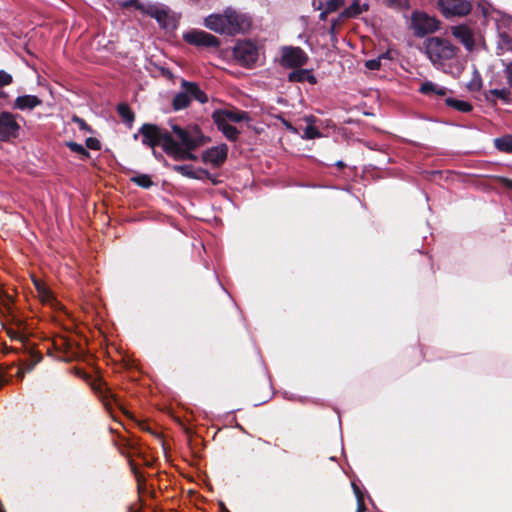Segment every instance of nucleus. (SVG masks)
Segmentation results:
<instances>
[{"mask_svg":"<svg viewBox=\"0 0 512 512\" xmlns=\"http://www.w3.org/2000/svg\"><path fill=\"white\" fill-rule=\"evenodd\" d=\"M172 132L176 139L170 134V142L175 152H169L168 156L177 161L196 160L197 157L192 151L209 141L197 125H189L185 128L172 125Z\"/></svg>","mask_w":512,"mask_h":512,"instance_id":"f257e3e1","label":"nucleus"},{"mask_svg":"<svg viewBox=\"0 0 512 512\" xmlns=\"http://www.w3.org/2000/svg\"><path fill=\"white\" fill-rule=\"evenodd\" d=\"M204 26L215 33L234 36L247 32L251 27V18L233 8H226L223 13H215L204 19Z\"/></svg>","mask_w":512,"mask_h":512,"instance_id":"f03ea898","label":"nucleus"},{"mask_svg":"<svg viewBox=\"0 0 512 512\" xmlns=\"http://www.w3.org/2000/svg\"><path fill=\"white\" fill-rule=\"evenodd\" d=\"M212 118L218 129L230 141H236L240 134L239 130L231 123L249 120L248 114L238 109L217 110L213 113Z\"/></svg>","mask_w":512,"mask_h":512,"instance_id":"7ed1b4c3","label":"nucleus"},{"mask_svg":"<svg viewBox=\"0 0 512 512\" xmlns=\"http://www.w3.org/2000/svg\"><path fill=\"white\" fill-rule=\"evenodd\" d=\"M139 132L142 135L143 144L151 148L161 146L167 155L169 152H175L170 142V133L166 130L153 124H144Z\"/></svg>","mask_w":512,"mask_h":512,"instance_id":"20e7f679","label":"nucleus"},{"mask_svg":"<svg viewBox=\"0 0 512 512\" xmlns=\"http://www.w3.org/2000/svg\"><path fill=\"white\" fill-rule=\"evenodd\" d=\"M182 91L177 93L172 101L174 110H182L189 106L192 99L204 104L208 101V96L194 83L186 80L181 82Z\"/></svg>","mask_w":512,"mask_h":512,"instance_id":"39448f33","label":"nucleus"},{"mask_svg":"<svg viewBox=\"0 0 512 512\" xmlns=\"http://www.w3.org/2000/svg\"><path fill=\"white\" fill-rule=\"evenodd\" d=\"M426 51L430 60L438 63L455 57L458 48L446 39L431 37L426 41Z\"/></svg>","mask_w":512,"mask_h":512,"instance_id":"423d86ee","label":"nucleus"},{"mask_svg":"<svg viewBox=\"0 0 512 512\" xmlns=\"http://www.w3.org/2000/svg\"><path fill=\"white\" fill-rule=\"evenodd\" d=\"M233 55L240 65L250 68L259 59V48L250 40L238 41L233 49Z\"/></svg>","mask_w":512,"mask_h":512,"instance_id":"0eeeda50","label":"nucleus"},{"mask_svg":"<svg viewBox=\"0 0 512 512\" xmlns=\"http://www.w3.org/2000/svg\"><path fill=\"white\" fill-rule=\"evenodd\" d=\"M438 4L445 17H463L472 9L471 3L467 0H439Z\"/></svg>","mask_w":512,"mask_h":512,"instance_id":"6e6552de","label":"nucleus"},{"mask_svg":"<svg viewBox=\"0 0 512 512\" xmlns=\"http://www.w3.org/2000/svg\"><path fill=\"white\" fill-rule=\"evenodd\" d=\"M412 26L417 36H424L435 32L439 28V21L423 12H414Z\"/></svg>","mask_w":512,"mask_h":512,"instance_id":"1a4fd4ad","label":"nucleus"},{"mask_svg":"<svg viewBox=\"0 0 512 512\" xmlns=\"http://www.w3.org/2000/svg\"><path fill=\"white\" fill-rule=\"evenodd\" d=\"M185 42L195 46L213 47L218 48L220 46L219 39L203 30H190L183 35Z\"/></svg>","mask_w":512,"mask_h":512,"instance_id":"9d476101","label":"nucleus"},{"mask_svg":"<svg viewBox=\"0 0 512 512\" xmlns=\"http://www.w3.org/2000/svg\"><path fill=\"white\" fill-rule=\"evenodd\" d=\"M20 126L13 114L2 112L0 114V140L8 141L18 135Z\"/></svg>","mask_w":512,"mask_h":512,"instance_id":"9b49d317","label":"nucleus"},{"mask_svg":"<svg viewBox=\"0 0 512 512\" xmlns=\"http://www.w3.org/2000/svg\"><path fill=\"white\" fill-rule=\"evenodd\" d=\"M306 53L299 47H285L282 50V64L287 67H300L307 62Z\"/></svg>","mask_w":512,"mask_h":512,"instance_id":"f8f14e48","label":"nucleus"},{"mask_svg":"<svg viewBox=\"0 0 512 512\" xmlns=\"http://www.w3.org/2000/svg\"><path fill=\"white\" fill-rule=\"evenodd\" d=\"M228 147L225 144L207 149L202 154V161L213 166H220L227 158Z\"/></svg>","mask_w":512,"mask_h":512,"instance_id":"ddd939ff","label":"nucleus"},{"mask_svg":"<svg viewBox=\"0 0 512 512\" xmlns=\"http://www.w3.org/2000/svg\"><path fill=\"white\" fill-rule=\"evenodd\" d=\"M451 33L464 45L468 51H472L474 49V34L470 27L466 25L453 26L451 28Z\"/></svg>","mask_w":512,"mask_h":512,"instance_id":"4468645a","label":"nucleus"},{"mask_svg":"<svg viewBox=\"0 0 512 512\" xmlns=\"http://www.w3.org/2000/svg\"><path fill=\"white\" fill-rule=\"evenodd\" d=\"M145 14L155 18L163 28H169L173 24V18L164 6L151 4L147 7V12Z\"/></svg>","mask_w":512,"mask_h":512,"instance_id":"2eb2a0df","label":"nucleus"},{"mask_svg":"<svg viewBox=\"0 0 512 512\" xmlns=\"http://www.w3.org/2000/svg\"><path fill=\"white\" fill-rule=\"evenodd\" d=\"M172 169L175 172L192 179L202 180L205 178H211L207 170L201 168L196 169L192 165H174Z\"/></svg>","mask_w":512,"mask_h":512,"instance_id":"dca6fc26","label":"nucleus"},{"mask_svg":"<svg viewBox=\"0 0 512 512\" xmlns=\"http://www.w3.org/2000/svg\"><path fill=\"white\" fill-rule=\"evenodd\" d=\"M94 390L99 393L101 396V400L104 403L106 409L111 413L112 412V402H116V399L113 394L110 393L105 383H97L93 386Z\"/></svg>","mask_w":512,"mask_h":512,"instance_id":"f3484780","label":"nucleus"},{"mask_svg":"<svg viewBox=\"0 0 512 512\" xmlns=\"http://www.w3.org/2000/svg\"><path fill=\"white\" fill-rule=\"evenodd\" d=\"M41 104V100L34 95L19 96L15 100V107L20 110L33 109Z\"/></svg>","mask_w":512,"mask_h":512,"instance_id":"a211bd4d","label":"nucleus"},{"mask_svg":"<svg viewBox=\"0 0 512 512\" xmlns=\"http://www.w3.org/2000/svg\"><path fill=\"white\" fill-rule=\"evenodd\" d=\"M33 283L37 292V297L44 304H52L54 302V297L48 287L38 279H33Z\"/></svg>","mask_w":512,"mask_h":512,"instance_id":"6ab92c4d","label":"nucleus"},{"mask_svg":"<svg viewBox=\"0 0 512 512\" xmlns=\"http://www.w3.org/2000/svg\"><path fill=\"white\" fill-rule=\"evenodd\" d=\"M368 10V5H361L358 0H354L353 3L346 8L339 16V19L342 18H355L360 15L362 12Z\"/></svg>","mask_w":512,"mask_h":512,"instance_id":"aec40b11","label":"nucleus"},{"mask_svg":"<svg viewBox=\"0 0 512 512\" xmlns=\"http://www.w3.org/2000/svg\"><path fill=\"white\" fill-rule=\"evenodd\" d=\"M14 296L8 290L0 287V311L4 314L12 312Z\"/></svg>","mask_w":512,"mask_h":512,"instance_id":"412c9836","label":"nucleus"},{"mask_svg":"<svg viewBox=\"0 0 512 512\" xmlns=\"http://www.w3.org/2000/svg\"><path fill=\"white\" fill-rule=\"evenodd\" d=\"M288 79L291 82L308 81L311 84L316 83L315 76L309 70H303V69L291 72L288 76Z\"/></svg>","mask_w":512,"mask_h":512,"instance_id":"4be33fe9","label":"nucleus"},{"mask_svg":"<svg viewBox=\"0 0 512 512\" xmlns=\"http://www.w3.org/2000/svg\"><path fill=\"white\" fill-rule=\"evenodd\" d=\"M419 91L425 95H434L435 94L437 96H445L447 93L446 88L440 87L437 84L430 82V81L422 83Z\"/></svg>","mask_w":512,"mask_h":512,"instance_id":"5701e85b","label":"nucleus"},{"mask_svg":"<svg viewBox=\"0 0 512 512\" xmlns=\"http://www.w3.org/2000/svg\"><path fill=\"white\" fill-rule=\"evenodd\" d=\"M344 0H314L317 9H325L326 12H335L343 6Z\"/></svg>","mask_w":512,"mask_h":512,"instance_id":"b1692460","label":"nucleus"},{"mask_svg":"<svg viewBox=\"0 0 512 512\" xmlns=\"http://www.w3.org/2000/svg\"><path fill=\"white\" fill-rule=\"evenodd\" d=\"M446 104L461 112H470L472 110V105L462 100L448 98L446 99Z\"/></svg>","mask_w":512,"mask_h":512,"instance_id":"393cba45","label":"nucleus"},{"mask_svg":"<svg viewBox=\"0 0 512 512\" xmlns=\"http://www.w3.org/2000/svg\"><path fill=\"white\" fill-rule=\"evenodd\" d=\"M495 146L503 152H512V137L505 136L502 138L495 139Z\"/></svg>","mask_w":512,"mask_h":512,"instance_id":"a878e982","label":"nucleus"},{"mask_svg":"<svg viewBox=\"0 0 512 512\" xmlns=\"http://www.w3.org/2000/svg\"><path fill=\"white\" fill-rule=\"evenodd\" d=\"M120 117L128 123H132L134 120V113L126 104H120L117 108Z\"/></svg>","mask_w":512,"mask_h":512,"instance_id":"bb28decb","label":"nucleus"},{"mask_svg":"<svg viewBox=\"0 0 512 512\" xmlns=\"http://www.w3.org/2000/svg\"><path fill=\"white\" fill-rule=\"evenodd\" d=\"M151 3H143L140 0H127L123 2V7H135L137 10L141 11L143 14L147 12V7L150 6Z\"/></svg>","mask_w":512,"mask_h":512,"instance_id":"cd10ccee","label":"nucleus"},{"mask_svg":"<svg viewBox=\"0 0 512 512\" xmlns=\"http://www.w3.org/2000/svg\"><path fill=\"white\" fill-rule=\"evenodd\" d=\"M67 146L71 151L79 154L83 159H86L90 156L89 152L81 144L76 142H68Z\"/></svg>","mask_w":512,"mask_h":512,"instance_id":"c85d7f7f","label":"nucleus"},{"mask_svg":"<svg viewBox=\"0 0 512 512\" xmlns=\"http://www.w3.org/2000/svg\"><path fill=\"white\" fill-rule=\"evenodd\" d=\"M321 134L319 132V130L313 126V125H308L305 130H304V134L302 135V138H305V139H315V138H318L320 137Z\"/></svg>","mask_w":512,"mask_h":512,"instance_id":"c756f323","label":"nucleus"},{"mask_svg":"<svg viewBox=\"0 0 512 512\" xmlns=\"http://www.w3.org/2000/svg\"><path fill=\"white\" fill-rule=\"evenodd\" d=\"M490 94L504 100L505 102H509L510 100V91L507 88L503 89H493L490 91Z\"/></svg>","mask_w":512,"mask_h":512,"instance_id":"7c9ffc66","label":"nucleus"},{"mask_svg":"<svg viewBox=\"0 0 512 512\" xmlns=\"http://www.w3.org/2000/svg\"><path fill=\"white\" fill-rule=\"evenodd\" d=\"M137 185L143 188H149L152 185V181L148 175H139L132 179Z\"/></svg>","mask_w":512,"mask_h":512,"instance_id":"2f4dec72","label":"nucleus"},{"mask_svg":"<svg viewBox=\"0 0 512 512\" xmlns=\"http://www.w3.org/2000/svg\"><path fill=\"white\" fill-rule=\"evenodd\" d=\"M86 146L89 149L92 150H100L101 149V143L97 138L90 137L86 139Z\"/></svg>","mask_w":512,"mask_h":512,"instance_id":"473e14b6","label":"nucleus"},{"mask_svg":"<svg viewBox=\"0 0 512 512\" xmlns=\"http://www.w3.org/2000/svg\"><path fill=\"white\" fill-rule=\"evenodd\" d=\"M12 82V76L7 72L0 71V87L9 85Z\"/></svg>","mask_w":512,"mask_h":512,"instance_id":"72a5a7b5","label":"nucleus"},{"mask_svg":"<svg viewBox=\"0 0 512 512\" xmlns=\"http://www.w3.org/2000/svg\"><path fill=\"white\" fill-rule=\"evenodd\" d=\"M366 68L370 70H378L381 66V59H371L365 62Z\"/></svg>","mask_w":512,"mask_h":512,"instance_id":"f704fd0d","label":"nucleus"},{"mask_svg":"<svg viewBox=\"0 0 512 512\" xmlns=\"http://www.w3.org/2000/svg\"><path fill=\"white\" fill-rule=\"evenodd\" d=\"M504 74L509 87L512 89V62L505 66Z\"/></svg>","mask_w":512,"mask_h":512,"instance_id":"c9c22d12","label":"nucleus"},{"mask_svg":"<svg viewBox=\"0 0 512 512\" xmlns=\"http://www.w3.org/2000/svg\"><path fill=\"white\" fill-rule=\"evenodd\" d=\"M73 122H75L78 125L79 129L85 130V131H90L89 126L87 125V123L83 119H81V118H79L77 116H74L73 117Z\"/></svg>","mask_w":512,"mask_h":512,"instance_id":"e433bc0d","label":"nucleus"},{"mask_svg":"<svg viewBox=\"0 0 512 512\" xmlns=\"http://www.w3.org/2000/svg\"><path fill=\"white\" fill-rule=\"evenodd\" d=\"M391 5H394L395 7L399 8H406L408 7L409 0H388Z\"/></svg>","mask_w":512,"mask_h":512,"instance_id":"4c0bfd02","label":"nucleus"},{"mask_svg":"<svg viewBox=\"0 0 512 512\" xmlns=\"http://www.w3.org/2000/svg\"><path fill=\"white\" fill-rule=\"evenodd\" d=\"M357 504H358V507H357L356 512H364L366 508H365L364 500H363L362 496H360V495H357Z\"/></svg>","mask_w":512,"mask_h":512,"instance_id":"58836bf2","label":"nucleus"},{"mask_svg":"<svg viewBox=\"0 0 512 512\" xmlns=\"http://www.w3.org/2000/svg\"><path fill=\"white\" fill-rule=\"evenodd\" d=\"M322 12L320 13L319 17L321 20H326L327 19V16L328 14H330L331 12H326L325 9H320Z\"/></svg>","mask_w":512,"mask_h":512,"instance_id":"ea45409f","label":"nucleus"},{"mask_svg":"<svg viewBox=\"0 0 512 512\" xmlns=\"http://www.w3.org/2000/svg\"><path fill=\"white\" fill-rule=\"evenodd\" d=\"M7 382L6 374L0 373V386L4 385Z\"/></svg>","mask_w":512,"mask_h":512,"instance_id":"a19ab883","label":"nucleus"},{"mask_svg":"<svg viewBox=\"0 0 512 512\" xmlns=\"http://www.w3.org/2000/svg\"><path fill=\"white\" fill-rule=\"evenodd\" d=\"M338 22L336 20L332 21L330 33L334 34L335 28L337 26Z\"/></svg>","mask_w":512,"mask_h":512,"instance_id":"79ce46f5","label":"nucleus"},{"mask_svg":"<svg viewBox=\"0 0 512 512\" xmlns=\"http://www.w3.org/2000/svg\"><path fill=\"white\" fill-rule=\"evenodd\" d=\"M17 376L20 377V378H23V372H22L21 369L17 370Z\"/></svg>","mask_w":512,"mask_h":512,"instance_id":"37998d69","label":"nucleus"},{"mask_svg":"<svg viewBox=\"0 0 512 512\" xmlns=\"http://www.w3.org/2000/svg\"><path fill=\"white\" fill-rule=\"evenodd\" d=\"M337 166L339 168H343V167H345V164L342 161H339V162H337Z\"/></svg>","mask_w":512,"mask_h":512,"instance_id":"c03bdc74","label":"nucleus"},{"mask_svg":"<svg viewBox=\"0 0 512 512\" xmlns=\"http://www.w3.org/2000/svg\"><path fill=\"white\" fill-rule=\"evenodd\" d=\"M505 184L508 187H512V181L511 180H505Z\"/></svg>","mask_w":512,"mask_h":512,"instance_id":"a18cd8bd","label":"nucleus"},{"mask_svg":"<svg viewBox=\"0 0 512 512\" xmlns=\"http://www.w3.org/2000/svg\"><path fill=\"white\" fill-rule=\"evenodd\" d=\"M136 478L138 482H140V478L142 477L137 471H135Z\"/></svg>","mask_w":512,"mask_h":512,"instance_id":"49530a36","label":"nucleus"}]
</instances>
